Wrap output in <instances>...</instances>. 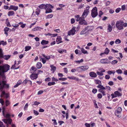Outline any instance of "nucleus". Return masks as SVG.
Here are the masks:
<instances>
[{"mask_svg": "<svg viewBox=\"0 0 127 127\" xmlns=\"http://www.w3.org/2000/svg\"><path fill=\"white\" fill-rule=\"evenodd\" d=\"M6 106H4L2 109V114L3 116L6 118V119H2V121H3L5 124H6L7 127H8V112L6 111V107L7 106V103H6Z\"/></svg>", "mask_w": 127, "mask_h": 127, "instance_id": "obj_1", "label": "nucleus"}, {"mask_svg": "<svg viewBox=\"0 0 127 127\" xmlns=\"http://www.w3.org/2000/svg\"><path fill=\"white\" fill-rule=\"evenodd\" d=\"M123 21L121 20L117 21L116 24L117 28L120 30L123 29Z\"/></svg>", "mask_w": 127, "mask_h": 127, "instance_id": "obj_2", "label": "nucleus"}, {"mask_svg": "<svg viewBox=\"0 0 127 127\" xmlns=\"http://www.w3.org/2000/svg\"><path fill=\"white\" fill-rule=\"evenodd\" d=\"M97 15V8L96 7H95L93 8L92 10L91 15L92 17L95 18Z\"/></svg>", "mask_w": 127, "mask_h": 127, "instance_id": "obj_3", "label": "nucleus"}, {"mask_svg": "<svg viewBox=\"0 0 127 127\" xmlns=\"http://www.w3.org/2000/svg\"><path fill=\"white\" fill-rule=\"evenodd\" d=\"M89 68V67L88 66H82L77 68V71L78 72H81V71H84L88 69Z\"/></svg>", "mask_w": 127, "mask_h": 127, "instance_id": "obj_4", "label": "nucleus"}, {"mask_svg": "<svg viewBox=\"0 0 127 127\" xmlns=\"http://www.w3.org/2000/svg\"><path fill=\"white\" fill-rule=\"evenodd\" d=\"M18 7L13 5H10L9 7H8V10H13L14 11H16L18 9Z\"/></svg>", "mask_w": 127, "mask_h": 127, "instance_id": "obj_5", "label": "nucleus"}, {"mask_svg": "<svg viewBox=\"0 0 127 127\" xmlns=\"http://www.w3.org/2000/svg\"><path fill=\"white\" fill-rule=\"evenodd\" d=\"M0 57L3 58L6 60H7L8 59V56H3V53L1 49H0Z\"/></svg>", "mask_w": 127, "mask_h": 127, "instance_id": "obj_6", "label": "nucleus"}, {"mask_svg": "<svg viewBox=\"0 0 127 127\" xmlns=\"http://www.w3.org/2000/svg\"><path fill=\"white\" fill-rule=\"evenodd\" d=\"M75 27H73L72 29L70 31L68 32V35H74L75 32H76V30H75Z\"/></svg>", "mask_w": 127, "mask_h": 127, "instance_id": "obj_7", "label": "nucleus"}, {"mask_svg": "<svg viewBox=\"0 0 127 127\" xmlns=\"http://www.w3.org/2000/svg\"><path fill=\"white\" fill-rule=\"evenodd\" d=\"M32 74L30 76V77L33 80L37 78L38 76L35 74V73L33 72H32Z\"/></svg>", "mask_w": 127, "mask_h": 127, "instance_id": "obj_8", "label": "nucleus"}, {"mask_svg": "<svg viewBox=\"0 0 127 127\" xmlns=\"http://www.w3.org/2000/svg\"><path fill=\"white\" fill-rule=\"evenodd\" d=\"M0 103L2 105H3L4 104V105L3 106L2 108L3 107L5 106H6V103H7V106L8 105V100H6L5 102L4 103V101L3 100V99H2L0 98ZM7 106L6 107V109L7 108Z\"/></svg>", "mask_w": 127, "mask_h": 127, "instance_id": "obj_9", "label": "nucleus"}, {"mask_svg": "<svg viewBox=\"0 0 127 127\" xmlns=\"http://www.w3.org/2000/svg\"><path fill=\"white\" fill-rule=\"evenodd\" d=\"M10 116V115L8 113V124H11L12 127H15V125L14 124H11L12 122V120L11 119L9 118V117Z\"/></svg>", "mask_w": 127, "mask_h": 127, "instance_id": "obj_10", "label": "nucleus"}, {"mask_svg": "<svg viewBox=\"0 0 127 127\" xmlns=\"http://www.w3.org/2000/svg\"><path fill=\"white\" fill-rule=\"evenodd\" d=\"M108 59H101L100 61V62L101 63L103 64H109L110 63V62H108Z\"/></svg>", "mask_w": 127, "mask_h": 127, "instance_id": "obj_11", "label": "nucleus"}, {"mask_svg": "<svg viewBox=\"0 0 127 127\" xmlns=\"http://www.w3.org/2000/svg\"><path fill=\"white\" fill-rule=\"evenodd\" d=\"M62 39V38H61L60 36H58L57 37L56 40V41L58 42L57 43L58 44H59L63 42L61 40Z\"/></svg>", "mask_w": 127, "mask_h": 127, "instance_id": "obj_12", "label": "nucleus"}, {"mask_svg": "<svg viewBox=\"0 0 127 127\" xmlns=\"http://www.w3.org/2000/svg\"><path fill=\"white\" fill-rule=\"evenodd\" d=\"M89 75L91 77H95L97 76L96 74L95 73L93 72H91L89 73Z\"/></svg>", "mask_w": 127, "mask_h": 127, "instance_id": "obj_13", "label": "nucleus"}, {"mask_svg": "<svg viewBox=\"0 0 127 127\" xmlns=\"http://www.w3.org/2000/svg\"><path fill=\"white\" fill-rule=\"evenodd\" d=\"M115 114L116 116L119 118H120L121 117V113L120 112L115 111Z\"/></svg>", "mask_w": 127, "mask_h": 127, "instance_id": "obj_14", "label": "nucleus"}, {"mask_svg": "<svg viewBox=\"0 0 127 127\" xmlns=\"http://www.w3.org/2000/svg\"><path fill=\"white\" fill-rule=\"evenodd\" d=\"M87 10H84V12L83 13L82 16L83 17H86L88 15V13L89 12V11H87Z\"/></svg>", "mask_w": 127, "mask_h": 127, "instance_id": "obj_15", "label": "nucleus"}, {"mask_svg": "<svg viewBox=\"0 0 127 127\" xmlns=\"http://www.w3.org/2000/svg\"><path fill=\"white\" fill-rule=\"evenodd\" d=\"M79 24L81 25H87V23L85 20L79 21Z\"/></svg>", "mask_w": 127, "mask_h": 127, "instance_id": "obj_16", "label": "nucleus"}, {"mask_svg": "<svg viewBox=\"0 0 127 127\" xmlns=\"http://www.w3.org/2000/svg\"><path fill=\"white\" fill-rule=\"evenodd\" d=\"M93 29V26H88L86 27V29L88 30V32L89 31H92Z\"/></svg>", "mask_w": 127, "mask_h": 127, "instance_id": "obj_17", "label": "nucleus"}, {"mask_svg": "<svg viewBox=\"0 0 127 127\" xmlns=\"http://www.w3.org/2000/svg\"><path fill=\"white\" fill-rule=\"evenodd\" d=\"M49 41L45 40H43L41 42V43L43 45L47 44L48 43Z\"/></svg>", "mask_w": 127, "mask_h": 127, "instance_id": "obj_18", "label": "nucleus"}, {"mask_svg": "<svg viewBox=\"0 0 127 127\" xmlns=\"http://www.w3.org/2000/svg\"><path fill=\"white\" fill-rule=\"evenodd\" d=\"M86 30V28L83 29L82 31L80 33V34L81 35H82L87 33V32H85Z\"/></svg>", "mask_w": 127, "mask_h": 127, "instance_id": "obj_19", "label": "nucleus"}, {"mask_svg": "<svg viewBox=\"0 0 127 127\" xmlns=\"http://www.w3.org/2000/svg\"><path fill=\"white\" fill-rule=\"evenodd\" d=\"M97 87L98 88H100L99 89L105 90V88L104 87L100 84L98 85L97 86Z\"/></svg>", "mask_w": 127, "mask_h": 127, "instance_id": "obj_20", "label": "nucleus"}, {"mask_svg": "<svg viewBox=\"0 0 127 127\" xmlns=\"http://www.w3.org/2000/svg\"><path fill=\"white\" fill-rule=\"evenodd\" d=\"M41 66L42 64L40 62H38L37 63L36 65V67L37 68H40L41 67Z\"/></svg>", "mask_w": 127, "mask_h": 127, "instance_id": "obj_21", "label": "nucleus"}, {"mask_svg": "<svg viewBox=\"0 0 127 127\" xmlns=\"http://www.w3.org/2000/svg\"><path fill=\"white\" fill-rule=\"evenodd\" d=\"M51 67V70L53 71V73L56 69V67L54 66L53 65H50Z\"/></svg>", "mask_w": 127, "mask_h": 127, "instance_id": "obj_22", "label": "nucleus"}, {"mask_svg": "<svg viewBox=\"0 0 127 127\" xmlns=\"http://www.w3.org/2000/svg\"><path fill=\"white\" fill-rule=\"evenodd\" d=\"M114 94L116 95L117 97V96H121L122 95V94L121 93L119 92L118 91H116L115 92H114Z\"/></svg>", "mask_w": 127, "mask_h": 127, "instance_id": "obj_23", "label": "nucleus"}, {"mask_svg": "<svg viewBox=\"0 0 127 127\" xmlns=\"http://www.w3.org/2000/svg\"><path fill=\"white\" fill-rule=\"evenodd\" d=\"M2 95L4 97L7 98L8 97V94L5 93V92L4 91H3L2 92Z\"/></svg>", "mask_w": 127, "mask_h": 127, "instance_id": "obj_24", "label": "nucleus"}, {"mask_svg": "<svg viewBox=\"0 0 127 127\" xmlns=\"http://www.w3.org/2000/svg\"><path fill=\"white\" fill-rule=\"evenodd\" d=\"M15 13L13 11H8V16H12L14 15Z\"/></svg>", "mask_w": 127, "mask_h": 127, "instance_id": "obj_25", "label": "nucleus"}, {"mask_svg": "<svg viewBox=\"0 0 127 127\" xmlns=\"http://www.w3.org/2000/svg\"><path fill=\"white\" fill-rule=\"evenodd\" d=\"M81 50L82 52L84 54H87L88 53L87 51L83 47L81 48Z\"/></svg>", "mask_w": 127, "mask_h": 127, "instance_id": "obj_26", "label": "nucleus"}, {"mask_svg": "<svg viewBox=\"0 0 127 127\" xmlns=\"http://www.w3.org/2000/svg\"><path fill=\"white\" fill-rule=\"evenodd\" d=\"M45 5L44 4H42L38 6L39 8L40 9H46Z\"/></svg>", "mask_w": 127, "mask_h": 127, "instance_id": "obj_27", "label": "nucleus"}, {"mask_svg": "<svg viewBox=\"0 0 127 127\" xmlns=\"http://www.w3.org/2000/svg\"><path fill=\"white\" fill-rule=\"evenodd\" d=\"M45 9V13H46L51 12L52 11V10L50 8H47Z\"/></svg>", "mask_w": 127, "mask_h": 127, "instance_id": "obj_28", "label": "nucleus"}, {"mask_svg": "<svg viewBox=\"0 0 127 127\" xmlns=\"http://www.w3.org/2000/svg\"><path fill=\"white\" fill-rule=\"evenodd\" d=\"M42 29V28H41L39 27H37L35 28L34 29H33V31H36L37 30H39L40 31L41 30V29Z\"/></svg>", "mask_w": 127, "mask_h": 127, "instance_id": "obj_29", "label": "nucleus"}, {"mask_svg": "<svg viewBox=\"0 0 127 127\" xmlns=\"http://www.w3.org/2000/svg\"><path fill=\"white\" fill-rule=\"evenodd\" d=\"M42 55L43 57L45 58L48 60L51 58V57L49 56H46L44 54H43Z\"/></svg>", "mask_w": 127, "mask_h": 127, "instance_id": "obj_30", "label": "nucleus"}, {"mask_svg": "<svg viewBox=\"0 0 127 127\" xmlns=\"http://www.w3.org/2000/svg\"><path fill=\"white\" fill-rule=\"evenodd\" d=\"M4 31L5 34L7 36L8 33V28L7 27H6L4 29Z\"/></svg>", "mask_w": 127, "mask_h": 127, "instance_id": "obj_31", "label": "nucleus"}, {"mask_svg": "<svg viewBox=\"0 0 127 127\" xmlns=\"http://www.w3.org/2000/svg\"><path fill=\"white\" fill-rule=\"evenodd\" d=\"M25 51H28L31 49V47L29 46H27L25 47Z\"/></svg>", "mask_w": 127, "mask_h": 127, "instance_id": "obj_32", "label": "nucleus"}, {"mask_svg": "<svg viewBox=\"0 0 127 127\" xmlns=\"http://www.w3.org/2000/svg\"><path fill=\"white\" fill-rule=\"evenodd\" d=\"M109 52V50L108 48H106L105 50L104 53L106 54H107Z\"/></svg>", "mask_w": 127, "mask_h": 127, "instance_id": "obj_33", "label": "nucleus"}, {"mask_svg": "<svg viewBox=\"0 0 127 127\" xmlns=\"http://www.w3.org/2000/svg\"><path fill=\"white\" fill-rule=\"evenodd\" d=\"M40 102H37V101H36L33 102V104H32V105H38V104H40Z\"/></svg>", "mask_w": 127, "mask_h": 127, "instance_id": "obj_34", "label": "nucleus"}, {"mask_svg": "<svg viewBox=\"0 0 127 127\" xmlns=\"http://www.w3.org/2000/svg\"><path fill=\"white\" fill-rule=\"evenodd\" d=\"M55 82H50L48 83V85L49 86H51L52 85H54L55 84Z\"/></svg>", "mask_w": 127, "mask_h": 127, "instance_id": "obj_35", "label": "nucleus"}, {"mask_svg": "<svg viewBox=\"0 0 127 127\" xmlns=\"http://www.w3.org/2000/svg\"><path fill=\"white\" fill-rule=\"evenodd\" d=\"M108 29L109 30V32H111L112 30V27L110 25V24H109L108 26Z\"/></svg>", "mask_w": 127, "mask_h": 127, "instance_id": "obj_36", "label": "nucleus"}, {"mask_svg": "<svg viewBox=\"0 0 127 127\" xmlns=\"http://www.w3.org/2000/svg\"><path fill=\"white\" fill-rule=\"evenodd\" d=\"M83 61V60L82 59L81 60H80L79 61H75L76 63H82Z\"/></svg>", "mask_w": 127, "mask_h": 127, "instance_id": "obj_37", "label": "nucleus"}, {"mask_svg": "<svg viewBox=\"0 0 127 127\" xmlns=\"http://www.w3.org/2000/svg\"><path fill=\"white\" fill-rule=\"evenodd\" d=\"M121 42V41L120 39H118L116 40L115 41V43L117 44H119Z\"/></svg>", "mask_w": 127, "mask_h": 127, "instance_id": "obj_38", "label": "nucleus"}, {"mask_svg": "<svg viewBox=\"0 0 127 127\" xmlns=\"http://www.w3.org/2000/svg\"><path fill=\"white\" fill-rule=\"evenodd\" d=\"M85 17H83L82 16L80 17L79 18L80 20L79 21H81L85 20Z\"/></svg>", "mask_w": 127, "mask_h": 127, "instance_id": "obj_39", "label": "nucleus"}, {"mask_svg": "<svg viewBox=\"0 0 127 127\" xmlns=\"http://www.w3.org/2000/svg\"><path fill=\"white\" fill-rule=\"evenodd\" d=\"M6 42H4L3 41H1L0 42V45L2 44L4 46L6 44Z\"/></svg>", "mask_w": 127, "mask_h": 127, "instance_id": "obj_40", "label": "nucleus"}, {"mask_svg": "<svg viewBox=\"0 0 127 127\" xmlns=\"http://www.w3.org/2000/svg\"><path fill=\"white\" fill-rule=\"evenodd\" d=\"M116 72L118 74H121L122 73V70L120 69H119L116 70Z\"/></svg>", "mask_w": 127, "mask_h": 127, "instance_id": "obj_41", "label": "nucleus"}, {"mask_svg": "<svg viewBox=\"0 0 127 127\" xmlns=\"http://www.w3.org/2000/svg\"><path fill=\"white\" fill-rule=\"evenodd\" d=\"M121 9L120 8H117L115 10V12L117 13H118L121 10Z\"/></svg>", "mask_w": 127, "mask_h": 127, "instance_id": "obj_42", "label": "nucleus"}, {"mask_svg": "<svg viewBox=\"0 0 127 127\" xmlns=\"http://www.w3.org/2000/svg\"><path fill=\"white\" fill-rule=\"evenodd\" d=\"M31 69L32 70H33L34 71H33L34 73L37 70V69L35 68V67L32 66L31 67Z\"/></svg>", "mask_w": 127, "mask_h": 127, "instance_id": "obj_43", "label": "nucleus"}, {"mask_svg": "<svg viewBox=\"0 0 127 127\" xmlns=\"http://www.w3.org/2000/svg\"><path fill=\"white\" fill-rule=\"evenodd\" d=\"M103 14V13L102 12L101 10H100L99 11L98 16L99 17H101V16Z\"/></svg>", "mask_w": 127, "mask_h": 127, "instance_id": "obj_44", "label": "nucleus"}, {"mask_svg": "<svg viewBox=\"0 0 127 127\" xmlns=\"http://www.w3.org/2000/svg\"><path fill=\"white\" fill-rule=\"evenodd\" d=\"M53 16V15L52 14H49L47 16V18H52Z\"/></svg>", "mask_w": 127, "mask_h": 127, "instance_id": "obj_45", "label": "nucleus"}, {"mask_svg": "<svg viewBox=\"0 0 127 127\" xmlns=\"http://www.w3.org/2000/svg\"><path fill=\"white\" fill-rule=\"evenodd\" d=\"M97 96L98 98L100 99L102 97V96L101 94L99 93L97 95Z\"/></svg>", "mask_w": 127, "mask_h": 127, "instance_id": "obj_46", "label": "nucleus"}, {"mask_svg": "<svg viewBox=\"0 0 127 127\" xmlns=\"http://www.w3.org/2000/svg\"><path fill=\"white\" fill-rule=\"evenodd\" d=\"M0 127H5L2 122L0 121Z\"/></svg>", "mask_w": 127, "mask_h": 127, "instance_id": "obj_47", "label": "nucleus"}, {"mask_svg": "<svg viewBox=\"0 0 127 127\" xmlns=\"http://www.w3.org/2000/svg\"><path fill=\"white\" fill-rule=\"evenodd\" d=\"M59 80H62V81H65V80H66L67 78H59Z\"/></svg>", "mask_w": 127, "mask_h": 127, "instance_id": "obj_48", "label": "nucleus"}, {"mask_svg": "<svg viewBox=\"0 0 127 127\" xmlns=\"http://www.w3.org/2000/svg\"><path fill=\"white\" fill-rule=\"evenodd\" d=\"M116 111L121 112V111H122V108L120 107H119L117 109Z\"/></svg>", "mask_w": 127, "mask_h": 127, "instance_id": "obj_49", "label": "nucleus"}, {"mask_svg": "<svg viewBox=\"0 0 127 127\" xmlns=\"http://www.w3.org/2000/svg\"><path fill=\"white\" fill-rule=\"evenodd\" d=\"M29 81V80H27L26 79L23 82V83L24 85H25Z\"/></svg>", "mask_w": 127, "mask_h": 127, "instance_id": "obj_50", "label": "nucleus"}, {"mask_svg": "<svg viewBox=\"0 0 127 127\" xmlns=\"http://www.w3.org/2000/svg\"><path fill=\"white\" fill-rule=\"evenodd\" d=\"M97 74L99 75L102 76L103 75V74L102 72H100L99 71L97 72Z\"/></svg>", "mask_w": 127, "mask_h": 127, "instance_id": "obj_51", "label": "nucleus"}, {"mask_svg": "<svg viewBox=\"0 0 127 127\" xmlns=\"http://www.w3.org/2000/svg\"><path fill=\"white\" fill-rule=\"evenodd\" d=\"M97 91V90L96 89H94L93 90L92 92L94 94H95L96 93Z\"/></svg>", "mask_w": 127, "mask_h": 127, "instance_id": "obj_52", "label": "nucleus"}, {"mask_svg": "<svg viewBox=\"0 0 127 127\" xmlns=\"http://www.w3.org/2000/svg\"><path fill=\"white\" fill-rule=\"evenodd\" d=\"M41 59L42 60V62L43 64H44L46 62V60L45 59L41 58Z\"/></svg>", "mask_w": 127, "mask_h": 127, "instance_id": "obj_53", "label": "nucleus"}, {"mask_svg": "<svg viewBox=\"0 0 127 127\" xmlns=\"http://www.w3.org/2000/svg\"><path fill=\"white\" fill-rule=\"evenodd\" d=\"M118 62L116 60H114L112 61V64H115L117 63Z\"/></svg>", "mask_w": 127, "mask_h": 127, "instance_id": "obj_54", "label": "nucleus"}, {"mask_svg": "<svg viewBox=\"0 0 127 127\" xmlns=\"http://www.w3.org/2000/svg\"><path fill=\"white\" fill-rule=\"evenodd\" d=\"M110 76L108 75H106L105 76V78L106 79H108L110 78Z\"/></svg>", "mask_w": 127, "mask_h": 127, "instance_id": "obj_55", "label": "nucleus"}, {"mask_svg": "<svg viewBox=\"0 0 127 127\" xmlns=\"http://www.w3.org/2000/svg\"><path fill=\"white\" fill-rule=\"evenodd\" d=\"M52 81H58V79H56L54 78V77H53L52 78Z\"/></svg>", "mask_w": 127, "mask_h": 127, "instance_id": "obj_56", "label": "nucleus"}, {"mask_svg": "<svg viewBox=\"0 0 127 127\" xmlns=\"http://www.w3.org/2000/svg\"><path fill=\"white\" fill-rule=\"evenodd\" d=\"M111 95L112 96V99L115 97H117L116 95H115L114 94H111Z\"/></svg>", "mask_w": 127, "mask_h": 127, "instance_id": "obj_57", "label": "nucleus"}, {"mask_svg": "<svg viewBox=\"0 0 127 127\" xmlns=\"http://www.w3.org/2000/svg\"><path fill=\"white\" fill-rule=\"evenodd\" d=\"M28 103H27L26 104H25L24 107V109L25 110H26L27 108L28 107Z\"/></svg>", "mask_w": 127, "mask_h": 127, "instance_id": "obj_58", "label": "nucleus"}, {"mask_svg": "<svg viewBox=\"0 0 127 127\" xmlns=\"http://www.w3.org/2000/svg\"><path fill=\"white\" fill-rule=\"evenodd\" d=\"M95 83L97 84H99L101 83V81L99 80H97L96 81Z\"/></svg>", "mask_w": 127, "mask_h": 127, "instance_id": "obj_59", "label": "nucleus"}, {"mask_svg": "<svg viewBox=\"0 0 127 127\" xmlns=\"http://www.w3.org/2000/svg\"><path fill=\"white\" fill-rule=\"evenodd\" d=\"M68 78H69L70 79H76V77H75L74 76H72V77H68Z\"/></svg>", "mask_w": 127, "mask_h": 127, "instance_id": "obj_60", "label": "nucleus"}, {"mask_svg": "<svg viewBox=\"0 0 127 127\" xmlns=\"http://www.w3.org/2000/svg\"><path fill=\"white\" fill-rule=\"evenodd\" d=\"M71 21L72 24H73L75 22V20L73 18H72L71 20Z\"/></svg>", "mask_w": 127, "mask_h": 127, "instance_id": "obj_61", "label": "nucleus"}, {"mask_svg": "<svg viewBox=\"0 0 127 127\" xmlns=\"http://www.w3.org/2000/svg\"><path fill=\"white\" fill-rule=\"evenodd\" d=\"M33 113L35 115H37L39 113L37 111L34 110H33Z\"/></svg>", "mask_w": 127, "mask_h": 127, "instance_id": "obj_62", "label": "nucleus"}, {"mask_svg": "<svg viewBox=\"0 0 127 127\" xmlns=\"http://www.w3.org/2000/svg\"><path fill=\"white\" fill-rule=\"evenodd\" d=\"M108 84L110 86H112L113 85V83L112 81H109Z\"/></svg>", "mask_w": 127, "mask_h": 127, "instance_id": "obj_63", "label": "nucleus"}, {"mask_svg": "<svg viewBox=\"0 0 127 127\" xmlns=\"http://www.w3.org/2000/svg\"><path fill=\"white\" fill-rule=\"evenodd\" d=\"M84 4H80V6L78 8L79 9H81L84 6Z\"/></svg>", "mask_w": 127, "mask_h": 127, "instance_id": "obj_64", "label": "nucleus"}]
</instances>
